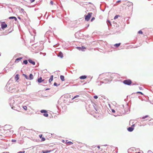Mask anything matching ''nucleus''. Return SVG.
Wrapping results in <instances>:
<instances>
[{"mask_svg":"<svg viewBox=\"0 0 153 153\" xmlns=\"http://www.w3.org/2000/svg\"><path fill=\"white\" fill-rule=\"evenodd\" d=\"M120 2V1H117V3H119V2Z\"/></svg>","mask_w":153,"mask_h":153,"instance_id":"42","label":"nucleus"},{"mask_svg":"<svg viewBox=\"0 0 153 153\" xmlns=\"http://www.w3.org/2000/svg\"><path fill=\"white\" fill-rule=\"evenodd\" d=\"M149 117V116H148V115H146V116H144L143 117H142V119H145V118H147V117Z\"/></svg>","mask_w":153,"mask_h":153,"instance_id":"25","label":"nucleus"},{"mask_svg":"<svg viewBox=\"0 0 153 153\" xmlns=\"http://www.w3.org/2000/svg\"><path fill=\"white\" fill-rule=\"evenodd\" d=\"M45 140V139L44 137H42L41 138V141H44Z\"/></svg>","mask_w":153,"mask_h":153,"instance_id":"27","label":"nucleus"},{"mask_svg":"<svg viewBox=\"0 0 153 153\" xmlns=\"http://www.w3.org/2000/svg\"><path fill=\"white\" fill-rule=\"evenodd\" d=\"M127 6L128 7H130L131 6L132 7V4L131 3H130L129 4H128Z\"/></svg>","mask_w":153,"mask_h":153,"instance_id":"23","label":"nucleus"},{"mask_svg":"<svg viewBox=\"0 0 153 153\" xmlns=\"http://www.w3.org/2000/svg\"><path fill=\"white\" fill-rule=\"evenodd\" d=\"M50 4L51 5H53V1H51L50 2Z\"/></svg>","mask_w":153,"mask_h":153,"instance_id":"33","label":"nucleus"},{"mask_svg":"<svg viewBox=\"0 0 153 153\" xmlns=\"http://www.w3.org/2000/svg\"><path fill=\"white\" fill-rule=\"evenodd\" d=\"M135 153H140V152H136Z\"/></svg>","mask_w":153,"mask_h":153,"instance_id":"44","label":"nucleus"},{"mask_svg":"<svg viewBox=\"0 0 153 153\" xmlns=\"http://www.w3.org/2000/svg\"><path fill=\"white\" fill-rule=\"evenodd\" d=\"M149 119H146V120H149V121H151V118H150V117H149Z\"/></svg>","mask_w":153,"mask_h":153,"instance_id":"37","label":"nucleus"},{"mask_svg":"<svg viewBox=\"0 0 153 153\" xmlns=\"http://www.w3.org/2000/svg\"><path fill=\"white\" fill-rule=\"evenodd\" d=\"M87 78V76L85 75L79 77V78L81 79H84Z\"/></svg>","mask_w":153,"mask_h":153,"instance_id":"9","label":"nucleus"},{"mask_svg":"<svg viewBox=\"0 0 153 153\" xmlns=\"http://www.w3.org/2000/svg\"><path fill=\"white\" fill-rule=\"evenodd\" d=\"M54 150H42V153H48L50 152L53 151Z\"/></svg>","mask_w":153,"mask_h":153,"instance_id":"5","label":"nucleus"},{"mask_svg":"<svg viewBox=\"0 0 153 153\" xmlns=\"http://www.w3.org/2000/svg\"><path fill=\"white\" fill-rule=\"evenodd\" d=\"M97 148H98L99 149L100 148V146H97Z\"/></svg>","mask_w":153,"mask_h":153,"instance_id":"43","label":"nucleus"},{"mask_svg":"<svg viewBox=\"0 0 153 153\" xmlns=\"http://www.w3.org/2000/svg\"><path fill=\"white\" fill-rule=\"evenodd\" d=\"M65 142H65L66 143V144H68V142H69V141H68V140H66L65 141Z\"/></svg>","mask_w":153,"mask_h":153,"instance_id":"38","label":"nucleus"},{"mask_svg":"<svg viewBox=\"0 0 153 153\" xmlns=\"http://www.w3.org/2000/svg\"><path fill=\"white\" fill-rule=\"evenodd\" d=\"M23 76H24L25 78L27 79H28V77L27 76L26 74H23Z\"/></svg>","mask_w":153,"mask_h":153,"instance_id":"21","label":"nucleus"},{"mask_svg":"<svg viewBox=\"0 0 153 153\" xmlns=\"http://www.w3.org/2000/svg\"><path fill=\"white\" fill-rule=\"evenodd\" d=\"M21 59H22L21 58H17V59H16V61L19 60H20Z\"/></svg>","mask_w":153,"mask_h":153,"instance_id":"31","label":"nucleus"},{"mask_svg":"<svg viewBox=\"0 0 153 153\" xmlns=\"http://www.w3.org/2000/svg\"><path fill=\"white\" fill-rule=\"evenodd\" d=\"M76 48L79 50H81L82 51H84V50H82V47H76Z\"/></svg>","mask_w":153,"mask_h":153,"instance_id":"16","label":"nucleus"},{"mask_svg":"<svg viewBox=\"0 0 153 153\" xmlns=\"http://www.w3.org/2000/svg\"><path fill=\"white\" fill-rule=\"evenodd\" d=\"M58 56L60 57L61 58H62L63 57V54L61 52H60L59 53V54L58 55Z\"/></svg>","mask_w":153,"mask_h":153,"instance_id":"6","label":"nucleus"},{"mask_svg":"<svg viewBox=\"0 0 153 153\" xmlns=\"http://www.w3.org/2000/svg\"><path fill=\"white\" fill-rule=\"evenodd\" d=\"M119 16H120L119 15H117L114 16V19H116L118 18V17H119Z\"/></svg>","mask_w":153,"mask_h":153,"instance_id":"19","label":"nucleus"},{"mask_svg":"<svg viewBox=\"0 0 153 153\" xmlns=\"http://www.w3.org/2000/svg\"><path fill=\"white\" fill-rule=\"evenodd\" d=\"M138 93H139L140 94H143L141 92H138Z\"/></svg>","mask_w":153,"mask_h":153,"instance_id":"41","label":"nucleus"},{"mask_svg":"<svg viewBox=\"0 0 153 153\" xmlns=\"http://www.w3.org/2000/svg\"><path fill=\"white\" fill-rule=\"evenodd\" d=\"M123 83L126 85H130L132 83L130 79H127L124 80Z\"/></svg>","mask_w":153,"mask_h":153,"instance_id":"1","label":"nucleus"},{"mask_svg":"<svg viewBox=\"0 0 153 153\" xmlns=\"http://www.w3.org/2000/svg\"><path fill=\"white\" fill-rule=\"evenodd\" d=\"M120 43L116 44L114 45V46L116 47H118L120 45Z\"/></svg>","mask_w":153,"mask_h":153,"instance_id":"15","label":"nucleus"},{"mask_svg":"<svg viewBox=\"0 0 153 153\" xmlns=\"http://www.w3.org/2000/svg\"><path fill=\"white\" fill-rule=\"evenodd\" d=\"M49 89H48V88H47V89H46V90H48Z\"/></svg>","mask_w":153,"mask_h":153,"instance_id":"46","label":"nucleus"},{"mask_svg":"<svg viewBox=\"0 0 153 153\" xmlns=\"http://www.w3.org/2000/svg\"><path fill=\"white\" fill-rule=\"evenodd\" d=\"M33 76L32 74H30L29 75L30 79L32 80L33 79Z\"/></svg>","mask_w":153,"mask_h":153,"instance_id":"14","label":"nucleus"},{"mask_svg":"<svg viewBox=\"0 0 153 153\" xmlns=\"http://www.w3.org/2000/svg\"><path fill=\"white\" fill-rule=\"evenodd\" d=\"M60 78L61 79L62 81H65L64 76H62V75L60 76Z\"/></svg>","mask_w":153,"mask_h":153,"instance_id":"13","label":"nucleus"},{"mask_svg":"<svg viewBox=\"0 0 153 153\" xmlns=\"http://www.w3.org/2000/svg\"><path fill=\"white\" fill-rule=\"evenodd\" d=\"M23 108L24 109H25V110H27V107L26 106H24L23 107Z\"/></svg>","mask_w":153,"mask_h":153,"instance_id":"22","label":"nucleus"},{"mask_svg":"<svg viewBox=\"0 0 153 153\" xmlns=\"http://www.w3.org/2000/svg\"><path fill=\"white\" fill-rule=\"evenodd\" d=\"M62 142H65V140H62Z\"/></svg>","mask_w":153,"mask_h":153,"instance_id":"45","label":"nucleus"},{"mask_svg":"<svg viewBox=\"0 0 153 153\" xmlns=\"http://www.w3.org/2000/svg\"><path fill=\"white\" fill-rule=\"evenodd\" d=\"M25 151H20L19 152H18L17 153H25Z\"/></svg>","mask_w":153,"mask_h":153,"instance_id":"30","label":"nucleus"},{"mask_svg":"<svg viewBox=\"0 0 153 153\" xmlns=\"http://www.w3.org/2000/svg\"><path fill=\"white\" fill-rule=\"evenodd\" d=\"M54 85L55 86H57V84L56 82H54Z\"/></svg>","mask_w":153,"mask_h":153,"instance_id":"36","label":"nucleus"},{"mask_svg":"<svg viewBox=\"0 0 153 153\" xmlns=\"http://www.w3.org/2000/svg\"><path fill=\"white\" fill-rule=\"evenodd\" d=\"M53 76L52 75L51 76L50 78L49 81V82H51L53 80Z\"/></svg>","mask_w":153,"mask_h":153,"instance_id":"12","label":"nucleus"},{"mask_svg":"<svg viewBox=\"0 0 153 153\" xmlns=\"http://www.w3.org/2000/svg\"><path fill=\"white\" fill-rule=\"evenodd\" d=\"M0 136H2V135L1 134H0Z\"/></svg>","mask_w":153,"mask_h":153,"instance_id":"47","label":"nucleus"},{"mask_svg":"<svg viewBox=\"0 0 153 153\" xmlns=\"http://www.w3.org/2000/svg\"><path fill=\"white\" fill-rule=\"evenodd\" d=\"M85 49H86L85 47L84 46H83L82 47V50H84V51H85L84 50Z\"/></svg>","mask_w":153,"mask_h":153,"instance_id":"26","label":"nucleus"},{"mask_svg":"<svg viewBox=\"0 0 153 153\" xmlns=\"http://www.w3.org/2000/svg\"><path fill=\"white\" fill-rule=\"evenodd\" d=\"M138 33L140 34H142L143 32L141 30H140L138 31Z\"/></svg>","mask_w":153,"mask_h":153,"instance_id":"29","label":"nucleus"},{"mask_svg":"<svg viewBox=\"0 0 153 153\" xmlns=\"http://www.w3.org/2000/svg\"><path fill=\"white\" fill-rule=\"evenodd\" d=\"M44 80V79L42 80V78L40 77L38 79V82L39 83H41Z\"/></svg>","mask_w":153,"mask_h":153,"instance_id":"7","label":"nucleus"},{"mask_svg":"<svg viewBox=\"0 0 153 153\" xmlns=\"http://www.w3.org/2000/svg\"><path fill=\"white\" fill-rule=\"evenodd\" d=\"M1 26L2 29H4L7 27V25L4 22H3L1 25Z\"/></svg>","mask_w":153,"mask_h":153,"instance_id":"3","label":"nucleus"},{"mask_svg":"<svg viewBox=\"0 0 153 153\" xmlns=\"http://www.w3.org/2000/svg\"><path fill=\"white\" fill-rule=\"evenodd\" d=\"M134 125H133L131 127H129L128 128V130L130 132L132 131L134 129Z\"/></svg>","mask_w":153,"mask_h":153,"instance_id":"4","label":"nucleus"},{"mask_svg":"<svg viewBox=\"0 0 153 153\" xmlns=\"http://www.w3.org/2000/svg\"><path fill=\"white\" fill-rule=\"evenodd\" d=\"M23 63L25 64H27V60H25L23 61Z\"/></svg>","mask_w":153,"mask_h":153,"instance_id":"24","label":"nucleus"},{"mask_svg":"<svg viewBox=\"0 0 153 153\" xmlns=\"http://www.w3.org/2000/svg\"><path fill=\"white\" fill-rule=\"evenodd\" d=\"M12 142H16V140H12Z\"/></svg>","mask_w":153,"mask_h":153,"instance_id":"34","label":"nucleus"},{"mask_svg":"<svg viewBox=\"0 0 153 153\" xmlns=\"http://www.w3.org/2000/svg\"><path fill=\"white\" fill-rule=\"evenodd\" d=\"M28 61L30 63L32 64L33 65H35V62L31 59H29Z\"/></svg>","mask_w":153,"mask_h":153,"instance_id":"8","label":"nucleus"},{"mask_svg":"<svg viewBox=\"0 0 153 153\" xmlns=\"http://www.w3.org/2000/svg\"><path fill=\"white\" fill-rule=\"evenodd\" d=\"M94 98L95 99H97L98 98V97H97V96L95 95V96H94Z\"/></svg>","mask_w":153,"mask_h":153,"instance_id":"32","label":"nucleus"},{"mask_svg":"<svg viewBox=\"0 0 153 153\" xmlns=\"http://www.w3.org/2000/svg\"><path fill=\"white\" fill-rule=\"evenodd\" d=\"M95 19V18L94 17H93L92 18V19H91V21H92L93 20H94Z\"/></svg>","mask_w":153,"mask_h":153,"instance_id":"39","label":"nucleus"},{"mask_svg":"<svg viewBox=\"0 0 153 153\" xmlns=\"http://www.w3.org/2000/svg\"><path fill=\"white\" fill-rule=\"evenodd\" d=\"M35 1V0H31V2H33Z\"/></svg>","mask_w":153,"mask_h":153,"instance_id":"40","label":"nucleus"},{"mask_svg":"<svg viewBox=\"0 0 153 153\" xmlns=\"http://www.w3.org/2000/svg\"><path fill=\"white\" fill-rule=\"evenodd\" d=\"M92 14V13H88V15L85 16V19L87 21H88L90 19L91 15Z\"/></svg>","mask_w":153,"mask_h":153,"instance_id":"2","label":"nucleus"},{"mask_svg":"<svg viewBox=\"0 0 153 153\" xmlns=\"http://www.w3.org/2000/svg\"><path fill=\"white\" fill-rule=\"evenodd\" d=\"M79 97V95H76V96H75L72 99V100H74V99L76 97Z\"/></svg>","mask_w":153,"mask_h":153,"instance_id":"28","label":"nucleus"},{"mask_svg":"<svg viewBox=\"0 0 153 153\" xmlns=\"http://www.w3.org/2000/svg\"><path fill=\"white\" fill-rule=\"evenodd\" d=\"M9 18L10 19H14V20H15V21H16L17 20V19L15 17H14V16L10 17H9Z\"/></svg>","mask_w":153,"mask_h":153,"instance_id":"11","label":"nucleus"},{"mask_svg":"<svg viewBox=\"0 0 153 153\" xmlns=\"http://www.w3.org/2000/svg\"><path fill=\"white\" fill-rule=\"evenodd\" d=\"M73 144V143L69 141V142H68L67 145H72Z\"/></svg>","mask_w":153,"mask_h":153,"instance_id":"20","label":"nucleus"},{"mask_svg":"<svg viewBox=\"0 0 153 153\" xmlns=\"http://www.w3.org/2000/svg\"><path fill=\"white\" fill-rule=\"evenodd\" d=\"M43 115L45 117H48V114L47 113V112H46V113H44V114Z\"/></svg>","mask_w":153,"mask_h":153,"instance_id":"18","label":"nucleus"},{"mask_svg":"<svg viewBox=\"0 0 153 153\" xmlns=\"http://www.w3.org/2000/svg\"><path fill=\"white\" fill-rule=\"evenodd\" d=\"M41 112L42 113H46V112H47V111L45 110H42L41 111Z\"/></svg>","mask_w":153,"mask_h":153,"instance_id":"17","label":"nucleus"},{"mask_svg":"<svg viewBox=\"0 0 153 153\" xmlns=\"http://www.w3.org/2000/svg\"><path fill=\"white\" fill-rule=\"evenodd\" d=\"M42 134H41L39 135V136L40 138H41L42 137Z\"/></svg>","mask_w":153,"mask_h":153,"instance_id":"35","label":"nucleus"},{"mask_svg":"<svg viewBox=\"0 0 153 153\" xmlns=\"http://www.w3.org/2000/svg\"><path fill=\"white\" fill-rule=\"evenodd\" d=\"M19 79V75L17 74L15 76V79L16 81H17Z\"/></svg>","mask_w":153,"mask_h":153,"instance_id":"10","label":"nucleus"}]
</instances>
